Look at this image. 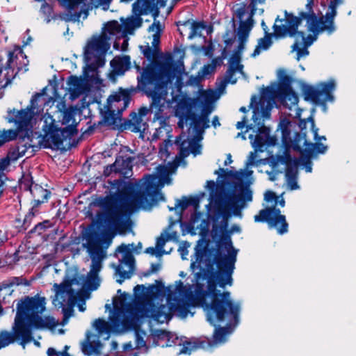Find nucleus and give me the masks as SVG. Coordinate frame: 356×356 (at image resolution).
Returning a JSON list of instances; mask_svg holds the SVG:
<instances>
[{
  "instance_id": "obj_1",
  "label": "nucleus",
  "mask_w": 356,
  "mask_h": 356,
  "mask_svg": "<svg viewBox=\"0 0 356 356\" xmlns=\"http://www.w3.org/2000/svg\"><path fill=\"white\" fill-rule=\"evenodd\" d=\"M236 254V250L225 254L219 248L213 257L210 252L207 254L206 250L197 254V260L200 259V261L204 257L205 268L195 274V279L197 281L207 280V291L210 299L207 308L211 320L214 318L222 319L227 314H236L237 307H241L239 302L231 298L229 291L221 292L217 289L218 285L222 289L232 285Z\"/></svg>"
},
{
  "instance_id": "obj_2",
  "label": "nucleus",
  "mask_w": 356,
  "mask_h": 356,
  "mask_svg": "<svg viewBox=\"0 0 356 356\" xmlns=\"http://www.w3.org/2000/svg\"><path fill=\"white\" fill-rule=\"evenodd\" d=\"M145 177V181L138 191H136L133 186H129L120 192V199L127 202L122 207H115L114 199L110 196L98 197L90 203V205L99 207L106 211L122 209L126 216L127 211L131 213L136 208L150 209L159 201H164L165 196L155 182V178L150 175H146Z\"/></svg>"
},
{
  "instance_id": "obj_3",
  "label": "nucleus",
  "mask_w": 356,
  "mask_h": 356,
  "mask_svg": "<svg viewBox=\"0 0 356 356\" xmlns=\"http://www.w3.org/2000/svg\"><path fill=\"white\" fill-rule=\"evenodd\" d=\"M169 75L166 70H157L152 66L145 67L140 75L137 77L138 85L134 88L143 91L152 102L149 108L141 107L137 113L142 118L149 112L154 113V120L165 121L163 111L165 108L167 86Z\"/></svg>"
},
{
  "instance_id": "obj_4",
  "label": "nucleus",
  "mask_w": 356,
  "mask_h": 356,
  "mask_svg": "<svg viewBox=\"0 0 356 356\" xmlns=\"http://www.w3.org/2000/svg\"><path fill=\"white\" fill-rule=\"evenodd\" d=\"M46 309V299L38 294L20 299L16 305L15 321L22 332L31 330L54 329L58 322L51 316H41Z\"/></svg>"
},
{
  "instance_id": "obj_5",
  "label": "nucleus",
  "mask_w": 356,
  "mask_h": 356,
  "mask_svg": "<svg viewBox=\"0 0 356 356\" xmlns=\"http://www.w3.org/2000/svg\"><path fill=\"white\" fill-rule=\"evenodd\" d=\"M207 188L210 191L211 202H213L216 211L218 216L224 218H229L232 214L235 216H241V211L246 202L252 200V191L250 188V184L241 181L234 185L237 193H233L225 199L220 193L215 194L216 184L213 180L207 181Z\"/></svg>"
},
{
  "instance_id": "obj_6",
  "label": "nucleus",
  "mask_w": 356,
  "mask_h": 356,
  "mask_svg": "<svg viewBox=\"0 0 356 356\" xmlns=\"http://www.w3.org/2000/svg\"><path fill=\"white\" fill-rule=\"evenodd\" d=\"M43 124L40 145L45 149H58L63 145L64 140L70 138L78 133L76 124H70L65 127L60 128L56 124V120L49 113L42 115Z\"/></svg>"
},
{
  "instance_id": "obj_7",
  "label": "nucleus",
  "mask_w": 356,
  "mask_h": 356,
  "mask_svg": "<svg viewBox=\"0 0 356 356\" xmlns=\"http://www.w3.org/2000/svg\"><path fill=\"white\" fill-rule=\"evenodd\" d=\"M137 92L133 86L129 88H119L118 91L110 95L107 99V110L103 115V120L107 126H117L118 120H122V113L129 106L132 96Z\"/></svg>"
},
{
  "instance_id": "obj_8",
  "label": "nucleus",
  "mask_w": 356,
  "mask_h": 356,
  "mask_svg": "<svg viewBox=\"0 0 356 356\" xmlns=\"http://www.w3.org/2000/svg\"><path fill=\"white\" fill-rule=\"evenodd\" d=\"M113 237V234L108 233L101 236L95 229H90L86 232L85 235L86 243L83 244V246L86 248L92 261L89 273L99 275L102 268V261L106 257V252L102 244L106 243L108 245Z\"/></svg>"
},
{
  "instance_id": "obj_9",
  "label": "nucleus",
  "mask_w": 356,
  "mask_h": 356,
  "mask_svg": "<svg viewBox=\"0 0 356 356\" xmlns=\"http://www.w3.org/2000/svg\"><path fill=\"white\" fill-rule=\"evenodd\" d=\"M335 86V81L333 79L321 82L316 86L304 84L302 88V93L306 102L316 105H325L327 102L334 99L332 92Z\"/></svg>"
},
{
  "instance_id": "obj_10",
  "label": "nucleus",
  "mask_w": 356,
  "mask_h": 356,
  "mask_svg": "<svg viewBox=\"0 0 356 356\" xmlns=\"http://www.w3.org/2000/svg\"><path fill=\"white\" fill-rule=\"evenodd\" d=\"M241 307H237L236 314H227L222 319L209 318V313L206 314L207 320L211 325L215 327L213 340L216 343L224 342L226 336L238 324L240 318Z\"/></svg>"
},
{
  "instance_id": "obj_11",
  "label": "nucleus",
  "mask_w": 356,
  "mask_h": 356,
  "mask_svg": "<svg viewBox=\"0 0 356 356\" xmlns=\"http://www.w3.org/2000/svg\"><path fill=\"white\" fill-rule=\"evenodd\" d=\"M257 222H267L270 228H275L279 234L288 232L289 224L284 215L281 214V211L275 205L268 207L259 211V215L254 217Z\"/></svg>"
},
{
  "instance_id": "obj_12",
  "label": "nucleus",
  "mask_w": 356,
  "mask_h": 356,
  "mask_svg": "<svg viewBox=\"0 0 356 356\" xmlns=\"http://www.w3.org/2000/svg\"><path fill=\"white\" fill-rule=\"evenodd\" d=\"M39 96L38 93L34 95L31 99V104L24 109L16 111L13 108L8 111L10 115L8 119V122L15 123L17 125V129L22 133H26V131H31L29 129L31 121L34 115L35 110V102L36 98Z\"/></svg>"
},
{
  "instance_id": "obj_13",
  "label": "nucleus",
  "mask_w": 356,
  "mask_h": 356,
  "mask_svg": "<svg viewBox=\"0 0 356 356\" xmlns=\"http://www.w3.org/2000/svg\"><path fill=\"white\" fill-rule=\"evenodd\" d=\"M216 99L213 90H202L197 97L183 101L181 106L185 108H202L200 113L209 116L214 109L213 102Z\"/></svg>"
},
{
  "instance_id": "obj_14",
  "label": "nucleus",
  "mask_w": 356,
  "mask_h": 356,
  "mask_svg": "<svg viewBox=\"0 0 356 356\" xmlns=\"http://www.w3.org/2000/svg\"><path fill=\"white\" fill-rule=\"evenodd\" d=\"M21 186L25 191H30L33 198L32 207L30 210L37 213L38 212V207L42 204L48 202L51 194V191L48 189L44 188L42 186L38 184H33L31 176H30V177L24 178V180L21 183Z\"/></svg>"
},
{
  "instance_id": "obj_15",
  "label": "nucleus",
  "mask_w": 356,
  "mask_h": 356,
  "mask_svg": "<svg viewBox=\"0 0 356 356\" xmlns=\"http://www.w3.org/2000/svg\"><path fill=\"white\" fill-rule=\"evenodd\" d=\"M186 109V112L180 117L178 122L179 127L184 128V120L186 123L189 122L190 127H193L197 134H202L206 129L210 127L209 116L201 113L197 115L192 111V108Z\"/></svg>"
},
{
  "instance_id": "obj_16",
  "label": "nucleus",
  "mask_w": 356,
  "mask_h": 356,
  "mask_svg": "<svg viewBox=\"0 0 356 356\" xmlns=\"http://www.w3.org/2000/svg\"><path fill=\"white\" fill-rule=\"evenodd\" d=\"M22 339V344L32 340V332H22L15 321L13 327V332L7 330L0 332V349L5 348L15 341L16 339Z\"/></svg>"
},
{
  "instance_id": "obj_17",
  "label": "nucleus",
  "mask_w": 356,
  "mask_h": 356,
  "mask_svg": "<svg viewBox=\"0 0 356 356\" xmlns=\"http://www.w3.org/2000/svg\"><path fill=\"white\" fill-rule=\"evenodd\" d=\"M125 216V213L122 209H115L106 211H99L96 214L95 220H93L92 224H96L99 227L103 226L105 223L120 227L121 218Z\"/></svg>"
},
{
  "instance_id": "obj_18",
  "label": "nucleus",
  "mask_w": 356,
  "mask_h": 356,
  "mask_svg": "<svg viewBox=\"0 0 356 356\" xmlns=\"http://www.w3.org/2000/svg\"><path fill=\"white\" fill-rule=\"evenodd\" d=\"M257 135L250 134L249 138L252 140V145L255 149H261L266 144L268 145H275L277 139L274 136H270V129L269 127L265 126L264 124L257 127Z\"/></svg>"
},
{
  "instance_id": "obj_19",
  "label": "nucleus",
  "mask_w": 356,
  "mask_h": 356,
  "mask_svg": "<svg viewBox=\"0 0 356 356\" xmlns=\"http://www.w3.org/2000/svg\"><path fill=\"white\" fill-rule=\"evenodd\" d=\"M245 12V4L244 3H243L242 6L238 8L234 12L236 17L240 21V25L238 31V44L236 48V49H238V51H243L244 49L249 33L252 27L250 23H244V21H242Z\"/></svg>"
},
{
  "instance_id": "obj_20",
  "label": "nucleus",
  "mask_w": 356,
  "mask_h": 356,
  "mask_svg": "<svg viewBox=\"0 0 356 356\" xmlns=\"http://www.w3.org/2000/svg\"><path fill=\"white\" fill-rule=\"evenodd\" d=\"M227 218H224V220L222 222V224L221 225H219L218 224H213V232H214V235L218 234L219 232H222V235L220 236L221 241L225 245V248H227V253L229 252H232V250H235L232 246V242L231 240V237L229 234L232 232H240L241 228L237 225H233L231 227V229L229 232L227 230Z\"/></svg>"
},
{
  "instance_id": "obj_21",
  "label": "nucleus",
  "mask_w": 356,
  "mask_h": 356,
  "mask_svg": "<svg viewBox=\"0 0 356 356\" xmlns=\"http://www.w3.org/2000/svg\"><path fill=\"white\" fill-rule=\"evenodd\" d=\"M207 298H209V295L207 293V289H204V284L197 281V283L195 286V295L189 296L188 300L191 301V305L193 307H202L206 312V314H207V305H209V302L207 300Z\"/></svg>"
},
{
  "instance_id": "obj_22",
  "label": "nucleus",
  "mask_w": 356,
  "mask_h": 356,
  "mask_svg": "<svg viewBox=\"0 0 356 356\" xmlns=\"http://www.w3.org/2000/svg\"><path fill=\"white\" fill-rule=\"evenodd\" d=\"M110 65L113 76H122L131 68V58L128 55L115 56Z\"/></svg>"
},
{
  "instance_id": "obj_23",
  "label": "nucleus",
  "mask_w": 356,
  "mask_h": 356,
  "mask_svg": "<svg viewBox=\"0 0 356 356\" xmlns=\"http://www.w3.org/2000/svg\"><path fill=\"white\" fill-rule=\"evenodd\" d=\"M329 9L330 11L326 13L325 21L323 20V17L318 19L319 25L317 28L312 29L313 33H318L319 32L327 31L329 33H331L334 31V19L337 13V8L329 7Z\"/></svg>"
},
{
  "instance_id": "obj_24",
  "label": "nucleus",
  "mask_w": 356,
  "mask_h": 356,
  "mask_svg": "<svg viewBox=\"0 0 356 356\" xmlns=\"http://www.w3.org/2000/svg\"><path fill=\"white\" fill-rule=\"evenodd\" d=\"M289 122H287L286 124L282 125V142L285 147L284 154L278 157L279 161L281 163L286 165V167L291 166L295 163L297 158H293L289 152L291 148L290 144L287 143V136L291 134V131L288 127Z\"/></svg>"
},
{
  "instance_id": "obj_25",
  "label": "nucleus",
  "mask_w": 356,
  "mask_h": 356,
  "mask_svg": "<svg viewBox=\"0 0 356 356\" xmlns=\"http://www.w3.org/2000/svg\"><path fill=\"white\" fill-rule=\"evenodd\" d=\"M156 285H149L147 288L143 284H138L134 288V295L136 299L140 298L143 296H150L156 297L161 289L164 288L163 282L160 280H156Z\"/></svg>"
},
{
  "instance_id": "obj_26",
  "label": "nucleus",
  "mask_w": 356,
  "mask_h": 356,
  "mask_svg": "<svg viewBox=\"0 0 356 356\" xmlns=\"http://www.w3.org/2000/svg\"><path fill=\"white\" fill-rule=\"evenodd\" d=\"M285 21L286 26L289 30V36L296 38H303L304 32L298 31V26L300 24V18H298L292 13L284 11Z\"/></svg>"
},
{
  "instance_id": "obj_27",
  "label": "nucleus",
  "mask_w": 356,
  "mask_h": 356,
  "mask_svg": "<svg viewBox=\"0 0 356 356\" xmlns=\"http://www.w3.org/2000/svg\"><path fill=\"white\" fill-rule=\"evenodd\" d=\"M109 49V44L106 41L104 36H99L94 38L88 44V47L85 49L84 55L86 60L89 59L88 55L90 54V49L96 51L106 52Z\"/></svg>"
},
{
  "instance_id": "obj_28",
  "label": "nucleus",
  "mask_w": 356,
  "mask_h": 356,
  "mask_svg": "<svg viewBox=\"0 0 356 356\" xmlns=\"http://www.w3.org/2000/svg\"><path fill=\"white\" fill-rule=\"evenodd\" d=\"M131 119H123L124 122L120 124L119 129L121 131L131 129L134 133L140 131L143 119L135 112L130 113Z\"/></svg>"
},
{
  "instance_id": "obj_29",
  "label": "nucleus",
  "mask_w": 356,
  "mask_h": 356,
  "mask_svg": "<svg viewBox=\"0 0 356 356\" xmlns=\"http://www.w3.org/2000/svg\"><path fill=\"white\" fill-rule=\"evenodd\" d=\"M35 213L29 209L22 219L20 215L16 216L13 220V227L16 229L17 233H24L30 227L33 218L35 216Z\"/></svg>"
},
{
  "instance_id": "obj_30",
  "label": "nucleus",
  "mask_w": 356,
  "mask_h": 356,
  "mask_svg": "<svg viewBox=\"0 0 356 356\" xmlns=\"http://www.w3.org/2000/svg\"><path fill=\"white\" fill-rule=\"evenodd\" d=\"M305 146L303 152L310 155V156L317 157L318 154H323L327 150V146L321 142L316 141L315 143L309 142L305 140L303 143Z\"/></svg>"
},
{
  "instance_id": "obj_31",
  "label": "nucleus",
  "mask_w": 356,
  "mask_h": 356,
  "mask_svg": "<svg viewBox=\"0 0 356 356\" xmlns=\"http://www.w3.org/2000/svg\"><path fill=\"white\" fill-rule=\"evenodd\" d=\"M33 141L32 131H26V133H21L18 136V141L15 145L16 149H19V153L22 156L25 155L26 151L35 146L31 144Z\"/></svg>"
},
{
  "instance_id": "obj_32",
  "label": "nucleus",
  "mask_w": 356,
  "mask_h": 356,
  "mask_svg": "<svg viewBox=\"0 0 356 356\" xmlns=\"http://www.w3.org/2000/svg\"><path fill=\"white\" fill-rule=\"evenodd\" d=\"M31 282L23 276L10 277L0 283V292L3 289L17 287L20 286H29Z\"/></svg>"
},
{
  "instance_id": "obj_33",
  "label": "nucleus",
  "mask_w": 356,
  "mask_h": 356,
  "mask_svg": "<svg viewBox=\"0 0 356 356\" xmlns=\"http://www.w3.org/2000/svg\"><path fill=\"white\" fill-rule=\"evenodd\" d=\"M149 310L146 309L145 307L141 305H136L134 310L131 312V314L133 316L131 319H124L123 321V325L124 327L136 328L138 325H136L134 318H136L138 319L139 318H143L145 316H148Z\"/></svg>"
},
{
  "instance_id": "obj_34",
  "label": "nucleus",
  "mask_w": 356,
  "mask_h": 356,
  "mask_svg": "<svg viewBox=\"0 0 356 356\" xmlns=\"http://www.w3.org/2000/svg\"><path fill=\"white\" fill-rule=\"evenodd\" d=\"M172 312H170V310L169 312H167L165 305H161L159 307L152 309L151 316L154 321L160 323H163L165 321H168L172 318Z\"/></svg>"
},
{
  "instance_id": "obj_35",
  "label": "nucleus",
  "mask_w": 356,
  "mask_h": 356,
  "mask_svg": "<svg viewBox=\"0 0 356 356\" xmlns=\"http://www.w3.org/2000/svg\"><path fill=\"white\" fill-rule=\"evenodd\" d=\"M78 109L72 106L65 108L61 112V118L60 122L62 125H69L70 124H76V127L79 125V122L76 120V115H77Z\"/></svg>"
},
{
  "instance_id": "obj_36",
  "label": "nucleus",
  "mask_w": 356,
  "mask_h": 356,
  "mask_svg": "<svg viewBox=\"0 0 356 356\" xmlns=\"http://www.w3.org/2000/svg\"><path fill=\"white\" fill-rule=\"evenodd\" d=\"M177 25L179 26V25H182L184 26H186L188 25H191V32L189 33L188 38L191 39L193 37L199 35H200V33L202 30L206 29L207 24L204 21H191L190 19H188L185 22H178L177 23Z\"/></svg>"
},
{
  "instance_id": "obj_37",
  "label": "nucleus",
  "mask_w": 356,
  "mask_h": 356,
  "mask_svg": "<svg viewBox=\"0 0 356 356\" xmlns=\"http://www.w3.org/2000/svg\"><path fill=\"white\" fill-rule=\"evenodd\" d=\"M279 100L284 106L290 108L298 104L299 98L293 88H290L289 90L280 92Z\"/></svg>"
},
{
  "instance_id": "obj_38",
  "label": "nucleus",
  "mask_w": 356,
  "mask_h": 356,
  "mask_svg": "<svg viewBox=\"0 0 356 356\" xmlns=\"http://www.w3.org/2000/svg\"><path fill=\"white\" fill-rule=\"evenodd\" d=\"M306 136V133L296 132L293 140L291 139L290 134L287 136V143L290 144L291 148L301 154L304 150L302 144L303 145L305 140H307Z\"/></svg>"
},
{
  "instance_id": "obj_39",
  "label": "nucleus",
  "mask_w": 356,
  "mask_h": 356,
  "mask_svg": "<svg viewBox=\"0 0 356 356\" xmlns=\"http://www.w3.org/2000/svg\"><path fill=\"white\" fill-rule=\"evenodd\" d=\"M134 160V157L128 156H117L115 158V164L118 167V171L119 173H122L127 170H131L132 163Z\"/></svg>"
},
{
  "instance_id": "obj_40",
  "label": "nucleus",
  "mask_w": 356,
  "mask_h": 356,
  "mask_svg": "<svg viewBox=\"0 0 356 356\" xmlns=\"http://www.w3.org/2000/svg\"><path fill=\"white\" fill-rule=\"evenodd\" d=\"M21 131H18V129H3L0 131V147L3 146L6 143L12 141L18 138L21 134Z\"/></svg>"
},
{
  "instance_id": "obj_41",
  "label": "nucleus",
  "mask_w": 356,
  "mask_h": 356,
  "mask_svg": "<svg viewBox=\"0 0 356 356\" xmlns=\"http://www.w3.org/2000/svg\"><path fill=\"white\" fill-rule=\"evenodd\" d=\"M192 306L191 301L188 302H178L177 304L171 303L169 305L168 309L170 312H177L181 317L187 316L190 312L189 307Z\"/></svg>"
},
{
  "instance_id": "obj_42",
  "label": "nucleus",
  "mask_w": 356,
  "mask_h": 356,
  "mask_svg": "<svg viewBox=\"0 0 356 356\" xmlns=\"http://www.w3.org/2000/svg\"><path fill=\"white\" fill-rule=\"evenodd\" d=\"M284 20V19H280L279 16L277 17L275 23L273 26V33H270L273 35V37L281 38L285 37L286 35H289V30L286 24H277V22H280L282 23Z\"/></svg>"
},
{
  "instance_id": "obj_43",
  "label": "nucleus",
  "mask_w": 356,
  "mask_h": 356,
  "mask_svg": "<svg viewBox=\"0 0 356 356\" xmlns=\"http://www.w3.org/2000/svg\"><path fill=\"white\" fill-rule=\"evenodd\" d=\"M242 51H238V49H235L229 58V67L236 68L238 70L239 72H242L243 68V65L241 64Z\"/></svg>"
},
{
  "instance_id": "obj_44",
  "label": "nucleus",
  "mask_w": 356,
  "mask_h": 356,
  "mask_svg": "<svg viewBox=\"0 0 356 356\" xmlns=\"http://www.w3.org/2000/svg\"><path fill=\"white\" fill-rule=\"evenodd\" d=\"M274 97L280 98V92L279 88H275L273 87H266L262 88L261 91V98L259 104L265 103V99L266 98L273 99Z\"/></svg>"
},
{
  "instance_id": "obj_45",
  "label": "nucleus",
  "mask_w": 356,
  "mask_h": 356,
  "mask_svg": "<svg viewBox=\"0 0 356 356\" xmlns=\"http://www.w3.org/2000/svg\"><path fill=\"white\" fill-rule=\"evenodd\" d=\"M207 343L205 341H198L194 342L193 345L191 346V342L186 341L184 343L183 347L179 351L180 354H191V352L196 348H204L205 345Z\"/></svg>"
},
{
  "instance_id": "obj_46",
  "label": "nucleus",
  "mask_w": 356,
  "mask_h": 356,
  "mask_svg": "<svg viewBox=\"0 0 356 356\" xmlns=\"http://www.w3.org/2000/svg\"><path fill=\"white\" fill-rule=\"evenodd\" d=\"M298 18H300V23L301 24L302 20L303 19H306L307 22H309L311 21V25L309 27V31H312V29L317 28L318 26V21L316 15L314 13H309V12H300L299 13V16L297 17Z\"/></svg>"
},
{
  "instance_id": "obj_47",
  "label": "nucleus",
  "mask_w": 356,
  "mask_h": 356,
  "mask_svg": "<svg viewBox=\"0 0 356 356\" xmlns=\"http://www.w3.org/2000/svg\"><path fill=\"white\" fill-rule=\"evenodd\" d=\"M154 27L156 28L157 33L154 34L153 35V42L152 45L154 46V49L156 47L157 50H159V53L160 52V49L159 48V45L160 44V33L162 31V28L160 22L159 21H154L153 24L149 26L148 31H153Z\"/></svg>"
},
{
  "instance_id": "obj_48",
  "label": "nucleus",
  "mask_w": 356,
  "mask_h": 356,
  "mask_svg": "<svg viewBox=\"0 0 356 356\" xmlns=\"http://www.w3.org/2000/svg\"><path fill=\"white\" fill-rule=\"evenodd\" d=\"M51 226V222L49 220H44L43 222H38L36 224L33 228H32L29 232V234L31 235L33 234H36L37 235H42L46 229Z\"/></svg>"
},
{
  "instance_id": "obj_49",
  "label": "nucleus",
  "mask_w": 356,
  "mask_h": 356,
  "mask_svg": "<svg viewBox=\"0 0 356 356\" xmlns=\"http://www.w3.org/2000/svg\"><path fill=\"white\" fill-rule=\"evenodd\" d=\"M86 284L88 288L91 291L97 289L100 284L99 275L88 273L87 275Z\"/></svg>"
},
{
  "instance_id": "obj_50",
  "label": "nucleus",
  "mask_w": 356,
  "mask_h": 356,
  "mask_svg": "<svg viewBox=\"0 0 356 356\" xmlns=\"http://www.w3.org/2000/svg\"><path fill=\"white\" fill-rule=\"evenodd\" d=\"M312 159H315V157L310 156V155L305 152L301 153L300 157L298 159L300 161V164H301L305 168L307 172H312Z\"/></svg>"
},
{
  "instance_id": "obj_51",
  "label": "nucleus",
  "mask_w": 356,
  "mask_h": 356,
  "mask_svg": "<svg viewBox=\"0 0 356 356\" xmlns=\"http://www.w3.org/2000/svg\"><path fill=\"white\" fill-rule=\"evenodd\" d=\"M133 8V13L136 15V16H141L143 15H146L147 14V12L149 11H152L154 10V8H147L145 6L143 5V1H138L135 3H133V6H132Z\"/></svg>"
},
{
  "instance_id": "obj_52",
  "label": "nucleus",
  "mask_w": 356,
  "mask_h": 356,
  "mask_svg": "<svg viewBox=\"0 0 356 356\" xmlns=\"http://www.w3.org/2000/svg\"><path fill=\"white\" fill-rule=\"evenodd\" d=\"M140 49L143 56L148 60H153L154 58H156L159 54V50H157V49L156 47L154 49H152V47H149L148 43L145 46L140 45Z\"/></svg>"
},
{
  "instance_id": "obj_53",
  "label": "nucleus",
  "mask_w": 356,
  "mask_h": 356,
  "mask_svg": "<svg viewBox=\"0 0 356 356\" xmlns=\"http://www.w3.org/2000/svg\"><path fill=\"white\" fill-rule=\"evenodd\" d=\"M252 120L253 121V124H250L246 126V130L245 133L248 132L250 130H254L255 126L259 127L264 123V120L261 118L259 115V108L256 107L254 108L253 115L252 117Z\"/></svg>"
},
{
  "instance_id": "obj_54",
  "label": "nucleus",
  "mask_w": 356,
  "mask_h": 356,
  "mask_svg": "<svg viewBox=\"0 0 356 356\" xmlns=\"http://www.w3.org/2000/svg\"><path fill=\"white\" fill-rule=\"evenodd\" d=\"M300 165L299 159H296L295 163L291 166L286 167L285 176L286 179H297L298 165Z\"/></svg>"
},
{
  "instance_id": "obj_55",
  "label": "nucleus",
  "mask_w": 356,
  "mask_h": 356,
  "mask_svg": "<svg viewBox=\"0 0 356 356\" xmlns=\"http://www.w3.org/2000/svg\"><path fill=\"white\" fill-rule=\"evenodd\" d=\"M236 71H238V70L232 68V67H228V69L227 70L225 74L224 81L221 83L222 88H224L227 83H230L232 84H234L236 83L237 79L234 78V75Z\"/></svg>"
},
{
  "instance_id": "obj_56",
  "label": "nucleus",
  "mask_w": 356,
  "mask_h": 356,
  "mask_svg": "<svg viewBox=\"0 0 356 356\" xmlns=\"http://www.w3.org/2000/svg\"><path fill=\"white\" fill-rule=\"evenodd\" d=\"M6 71V73L4 75V79L6 80V83L2 86V88H6L7 86H8L10 83H11L12 81L15 78L17 74L23 71V67L22 66H17V71L15 72V70H5Z\"/></svg>"
},
{
  "instance_id": "obj_57",
  "label": "nucleus",
  "mask_w": 356,
  "mask_h": 356,
  "mask_svg": "<svg viewBox=\"0 0 356 356\" xmlns=\"http://www.w3.org/2000/svg\"><path fill=\"white\" fill-rule=\"evenodd\" d=\"M219 171H221L223 175H220L224 179L227 178H232L238 180H241L240 182L243 181L241 180V176L244 175V170H241L240 172L236 171H232V170H225L223 168H219Z\"/></svg>"
},
{
  "instance_id": "obj_58",
  "label": "nucleus",
  "mask_w": 356,
  "mask_h": 356,
  "mask_svg": "<svg viewBox=\"0 0 356 356\" xmlns=\"http://www.w3.org/2000/svg\"><path fill=\"white\" fill-rule=\"evenodd\" d=\"M266 0H250L249 8L250 9V15L248 18V19L244 22V23H250L251 24V26H252L253 24V16L254 15L256 11H257V3H264Z\"/></svg>"
},
{
  "instance_id": "obj_59",
  "label": "nucleus",
  "mask_w": 356,
  "mask_h": 356,
  "mask_svg": "<svg viewBox=\"0 0 356 356\" xmlns=\"http://www.w3.org/2000/svg\"><path fill=\"white\" fill-rule=\"evenodd\" d=\"M266 31V28H264ZM272 37L270 33L265 31V36L258 40V44L262 48L263 50H267L272 44Z\"/></svg>"
},
{
  "instance_id": "obj_60",
  "label": "nucleus",
  "mask_w": 356,
  "mask_h": 356,
  "mask_svg": "<svg viewBox=\"0 0 356 356\" xmlns=\"http://www.w3.org/2000/svg\"><path fill=\"white\" fill-rule=\"evenodd\" d=\"M293 79L289 75L285 74L282 78V81L280 83L278 88L279 92H282L286 90H289L291 87Z\"/></svg>"
},
{
  "instance_id": "obj_61",
  "label": "nucleus",
  "mask_w": 356,
  "mask_h": 356,
  "mask_svg": "<svg viewBox=\"0 0 356 356\" xmlns=\"http://www.w3.org/2000/svg\"><path fill=\"white\" fill-rule=\"evenodd\" d=\"M129 298V294L126 292H123L118 297H116L113 299V306L114 308L118 309L119 307L123 308L127 305V299Z\"/></svg>"
},
{
  "instance_id": "obj_62",
  "label": "nucleus",
  "mask_w": 356,
  "mask_h": 356,
  "mask_svg": "<svg viewBox=\"0 0 356 356\" xmlns=\"http://www.w3.org/2000/svg\"><path fill=\"white\" fill-rule=\"evenodd\" d=\"M300 43L298 41V38H296V42L291 46L293 51H296L297 52V60H298L300 57L307 56L309 54V51L307 50V47L304 46L303 48L300 47Z\"/></svg>"
},
{
  "instance_id": "obj_63",
  "label": "nucleus",
  "mask_w": 356,
  "mask_h": 356,
  "mask_svg": "<svg viewBox=\"0 0 356 356\" xmlns=\"http://www.w3.org/2000/svg\"><path fill=\"white\" fill-rule=\"evenodd\" d=\"M106 30L109 34L113 35L116 33H119L121 31V25L118 23V21L112 20L106 23Z\"/></svg>"
},
{
  "instance_id": "obj_64",
  "label": "nucleus",
  "mask_w": 356,
  "mask_h": 356,
  "mask_svg": "<svg viewBox=\"0 0 356 356\" xmlns=\"http://www.w3.org/2000/svg\"><path fill=\"white\" fill-rule=\"evenodd\" d=\"M188 147L189 152L193 154L194 156L201 154L202 145L194 138L189 140Z\"/></svg>"
}]
</instances>
